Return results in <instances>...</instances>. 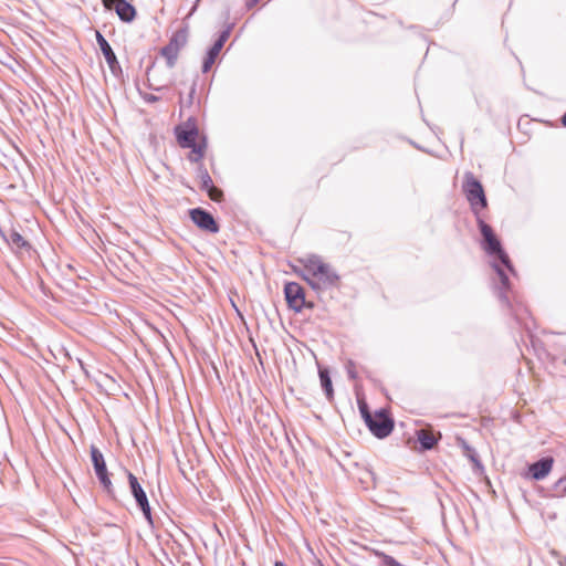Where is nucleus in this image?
Masks as SVG:
<instances>
[{
    "instance_id": "f257e3e1",
    "label": "nucleus",
    "mask_w": 566,
    "mask_h": 566,
    "mask_svg": "<svg viewBox=\"0 0 566 566\" xmlns=\"http://www.w3.org/2000/svg\"><path fill=\"white\" fill-rule=\"evenodd\" d=\"M298 262L303 265V271L298 274L314 290L335 286L339 281V275L335 270L316 254L305 255Z\"/></svg>"
},
{
    "instance_id": "f03ea898",
    "label": "nucleus",
    "mask_w": 566,
    "mask_h": 566,
    "mask_svg": "<svg viewBox=\"0 0 566 566\" xmlns=\"http://www.w3.org/2000/svg\"><path fill=\"white\" fill-rule=\"evenodd\" d=\"M463 191L473 212L478 216L488 202L482 184L472 172H465L464 175Z\"/></svg>"
},
{
    "instance_id": "7ed1b4c3",
    "label": "nucleus",
    "mask_w": 566,
    "mask_h": 566,
    "mask_svg": "<svg viewBox=\"0 0 566 566\" xmlns=\"http://www.w3.org/2000/svg\"><path fill=\"white\" fill-rule=\"evenodd\" d=\"M478 224L485 241V251L489 254H496L501 263L505 265L510 271H513L509 255L502 250L501 243L495 237L492 228L478 214Z\"/></svg>"
},
{
    "instance_id": "20e7f679",
    "label": "nucleus",
    "mask_w": 566,
    "mask_h": 566,
    "mask_svg": "<svg viewBox=\"0 0 566 566\" xmlns=\"http://www.w3.org/2000/svg\"><path fill=\"white\" fill-rule=\"evenodd\" d=\"M188 30L180 29L174 33L169 43L161 49V55L167 60L169 67H172L178 59L179 51L187 44Z\"/></svg>"
},
{
    "instance_id": "39448f33",
    "label": "nucleus",
    "mask_w": 566,
    "mask_h": 566,
    "mask_svg": "<svg viewBox=\"0 0 566 566\" xmlns=\"http://www.w3.org/2000/svg\"><path fill=\"white\" fill-rule=\"evenodd\" d=\"M366 424L373 434L379 439L388 437L394 430V421L384 410L377 411L375 416H368Z\"/></svg>"
},
{
    "instance_id": "423d86ee",
    "label": "nucleus",
    "mask_w": 566,
    "mask_h": 566,
    "mask_svg": "<svg viewBox=\"0 0 566 566\" xmlns=\"http://www.w3.org/2000/svg\"><path fill=\"white\" fill-rule=\"evenodd\" d=\"M91 459L93 462V467L96 473V476L99 481V483L103 485L104 490L108 493H113V484L108 476L106 462L104 459L103 453L99 451V449L95 446H91Z\"/></svg>"
},
{
    "instance_id": "0eeeda50",
    "label": "nucleus",
    "mask_w": 566,
    "mask_h": 566,
    "mask_svg": "<svg viewBox=\"0 0 566 566\" xmlns=\"http://www.w3.org/2000/svg\"><path fill=\"white\" fill-rule=\"evenodd\" d=\"M285 300L295 312H301L305 306L304 289L296 282H289L284 286Z\"/></svg>"
},
{
    "instance_id": "6e6552de",
    "label": "nucleus",
    "mask_w": 566,
    "mask_h": 566,
    "mask_svg": "<svg viewBox=\"0 0 566 566\" xmlns=\"http://www.w3.org/2000/svg\"><path fill=\"white\" fill-rule=\"evenodd\" d=\"M189 214L192 222L201 230L210 233H217L219 231V227L210 212L201 208H195L189 211Z\"/></svg>"
},
{
    "instance_id": "1a4fd4ad",
    "label": "nucleus",
    "mask_w": 566,
    "mask_h": 566,
    "mask_svg": "<svg viewBox=\"0 0 566 566\" xmlns=\"http://www.w3.org/2000/svg\"><path fill=\"white\" fill-rule=\"evenodd\" d=\"M198 177L201 181L200 188L208 192L210 199L213 201H220L222 198V191L213 186V181L202 164L198 167Z\"/></svg>"
},
{
    "instance_id": "9d476101",
    "label": "nucleus",
    "mask_w": 566,
    "mask_h": 566,
    "mask_svg": "<svg viewBox=\"0 0 566 566\" xmlns=\"http://www.w3.org/2000/svg\"><path fill=\"white\" fill-rule=\"evenodd\" d=\"M553 459L549 457L542 458L528 467L532 479L539 481L549 474L553 468Z\"/></svg>"
},
{
    "instance_id": "9b49d317",
    "label": "nucleus",
    "mask_w": 566,
    "mask_h": 566,
    "mask_svg": "<svg viewBox=\"0 0 566 566\" xmlns=\"http://www.w3.org/2000/svg\"><path fill=\"white\" fill-rule=\"evenodd\" d=\"M113 8L115 9L119 19L124 22H132L136 17V10L126 0H114Z\"/></svg>"
},
{
    "instance_id": "f8f14e48",
    "label": "nucleus",
    "mask_w": 566,
    "mask_h": 566,
    "mask_svg": "<svg viewBox=\"0 0 566 566\" xmlns=\"http://www.w3.org/2000/svg\"><path fill=\"white\" fill-rule=\"evenodd\" d=\"M176 137L180 147L189 148L197 144L198 130L196 127L190 129L176 128Z\"/></svg>"
},
{
    "instance_id": "ddd939ff",
    "label": "nucleus",
    "mask_w": 566,
    "mask_h": 566,
    "mask_svg": "<svg viewBox=\"0 0 566 566\" xmlns=\"http://www.w3.org/2000/svg\"><path fill=\"white\" fill-rule=\"evenodd\" d=\"M106 63L111 70V72L116 75L118 72L122 71L119 62L117 61V57L112 49V46L108 44H103V48L101 49Z\"/></svg>"
},
{
    "instance_id": "4468645a",
    "label": "nucleus",
    "mask_w": 566,
    "mask_h": 566,
    "mask_svg": "<svg viewBox=\"0 0 566 566\" xmlns=\"http://www.w3.org/2000/svg\"><path fill=\"white\" fill-rule=\"evenodd\" d=\"M4 239L12 250L18 251L30 248L28 241L15 230H10L9 233L4 235Z\"/></svg>"
},
{
    "instance_id": "2eb2a0df",
    "label": "nucleus",
    "mask_w": 566,
    "mask_h": 566,
    "mask_svg": "<svg viewBox=\"0 0 566 566\" xmlns=\"http://www.w3.org/2000/svg\"><path fill=\"white\" fill-rule=\"evenodd\" d=\"M127 478H128L130 492H132L133 496L135 497L136 503L143 502L144 500H146L147 495H146L143 486L138 482L137 478L129 471H127Z\"/></svg>"
},
{
    "instance_id": "dca6fc26",
    "label": "nucleus",
    "mask_w": 566,
    "mask_h": 566,
    "mask_svg": "<svg viewBox=\"0 0 566 566\" xmlns=\"http://www.w3.org/2000/svg\"><path fill=\"white\" fill-rule=\"evenodd\" d=\"M321 386L326 395V398L331 401L334 398V389L329 373L325 368L318 369Z\"/></svg>"
},
{
    "instance_id": "f3484780",
    "label": "nucleus",
    "mask_w": 566,
    "mask_h": 566,
    "mask_svg": "<svg viewBox=\"0 0 566 566\" xmlns=\"http://www.w3.org/2000/svg\"><path fill=\"white\" fill-rule=\"evenodd\" d=\"M221 50H222V48L220 46L219 43H213V45L209 49V51L207 52V55L203 60V63H202V72L203 73H207L210 71V69L212 67L213 63L216 62V59L218 57Z\"/></svg>"
},
{
    "instance_id": "a211bd4d",
    "label": "nucleus",
    "mask_w": 566,
    "mask_h": 566,
    "mask_svg": "<svg viewBox=\"0 0 566 566\" xmlns=\"http://www.w3.org/2000/svg\"><path fill=\"white\" fill-rule=\"evenodd\" d=\"M191 151L188 155V159L192 163H200L205 156L206 142L197 143L192 147H189Z\"/></svg>"
},
{
    "instance_id": "6ab92c4d",
    "label": "nucleus",
    "mask_w": 566,
    "mask_h": 566,
    "mask_svg": "<svg viewBox=\"0 0 566 566\" xmlns=\"http://www.w3.org/2000/svg\"><path fill=\"white\" fill-rule=\"evenodd\" d=\"M418 440L424 450L432 449L437 443V440L433 437V434L426 430L418 431Z\"/></svg>"
},
{
    "instance_id": "aec40b11",
    "label": "nucleus",
    "mask_w": 566,
    "mask_h": 566,
    "mask_svg": "<svg viewBox=\"0 0 566 566\" xmlns=\"http://www.w3.org/2000/svg\"><path fill=\"white\" fill-rule=\"evenodd\" d=\"M138 507L142 510L146 521L148 522L149 525H154V521H153V517H151V510H150V505H149V502H148V499L144 500L143 502H139L137 503Z\"/></svg>"
},
{
    "instance_id": "412c9836",
    "label": "nucleus",
    "mask_w": 566,
    "mask_h": 566,
    "mask_svg": "<svg viewBox=\"0 0 566 566\" xmlns=\"http://www.w3.org/2000/svg\"><path fill=\"white\" fill-rule=\"evenodd\" d=\"M138 507L142 510L146 521L148 522L149 525H154V521H153V517H151V510H150V505H149V502H148V499L144 500L143 502H139L137 503Z\"/></svg>"
},
{
    "instance_id": "4be33fe9",
    "label": "nucleus",
    "mask_w": 566,
    "mask_h": 566,
    "mask_svg": "<svg viewBox=\"0 0 566 566\" xmlns=\"http://www.w3.org/2000/svg\"><path fill=\"white\" fill-rule=\"evenodd\" d=\"M376 555L380 558V566H402L390 555L381 552H376Z\"/></svg>"
},
{
    "instance_id": "5701e85b",
    "label": "nucleus",
    "mask_w": 566,
    "mask_h": 566,
    "mask_svg": "<svg viewBox=\"0 0 566 566\" xmlns=\"http://www.w3.org/2000/svg\"><path fill=\"white\" fill-rule=\"evenodd\" d=\"M494 270L497 273V276L502 283V286L504 289H509V277H507L506 273L504 272V270L496 264H494Z\"/></svg>"
},
{
    "instance_id": "b1692460",
    "label": "nucleus",
    "mask_w": 566,
    "mask_h": 566,
    "mask_svg": "<svg viewBox=\"0 0 566 566\" xmlns=\"http://www.w3.org/2000/svg\"><path fill=\"white\" fill-rule=\"evenodd\" d=\"M346 370L350 379L357 378L356 365L353 360H348L346 364Z\"/></svg>"
},
{
    "instance_id": "393cba45",
    "label": "nucleus",
    "mask_w": 566,
    "mask_h": 566,
    "mask_svg": "<svg viewBox=\"0 0 566 566\" xmlns=\"http://www.w3.org/2000/svg\"><path fill=\"white\" fill-rule=\"evenodd\" d=\"M229 35H230L229 30L222 31L221 34L219 35L218 40L214 43H219L220 46L223 48L226 41L229 39Z\"/></svg>"
},
{
    "instance_id": "a878e982",
    "label": "nucleus",
    "mask_w": 566,
    "mask_h": 566,
    "mask_svg": "<svg viewBox=\"0 0 566 566\" xmlns=\"http://www.w3.org/2000/svg\"><path fill=\"white\" fill-rule=\"evenodd\" d=\"M359 410H360V413H361L365 422L367 423V417L371 416V415L368 411V407H367V405L364 401H359Z\"/></svg>"
},
{
    "instance_id": "bb28decb",
    "label": "nucleus",
    "mask_w": 566,
    "mask_h": 566,
    "mask_svg": "<svg viewBox=\"0 0 566 566\" xmlns=\"http://www.w3.org/2000/svg\"><path fill=\"white\" fill-rule=\"evenodd\" d=\"M142 96H143V99L147 103H155L159 99L158 96H156L154 94H148V93H145Z\"/></svg>"
},
{
    "instance_id": "cd10ccee",
    "label": "nucleus",
    "mask_w": 566,
    "mask_h": 566,
    "mask_svg": "<svg viewBox=\"0 0 566 566\" xmlns=\"http://www.w3.org/2000/svg\"><path fill=\"white\" fill-rule=\"evenodd\" d=\"M96 41L99 49L103 48V44H108L107 40L99 32H96Z\"/></svg>"
},
{
    "instance_id": "c85d7f7f",
    "label": "nucleus",
    "mask_w": 566,
    "mask_h": 566,
    "mask_svg": "<svg viewBox=\"0 0 566 566\" xmlns=\"http://www.w3.org/2000/svg\"><path fill=\"white\" fill-rule=\"evenodd\" d=\"M556 488H558V489H565V490H566V476L560 478V479L556 482Z\"/></svg>"
},
{
    "instance_id": "c756f323",
    "label": "nucleus",
    "mask_w": 566,
    "mask_h": 566,
    "mask_svg": "<svg viewBox=\"0 0 566 566\" xmlns=\"http://www.w3.org/2000/svg\"><path fill=\"white\" fill-rule=\"evenodd\" d=\"M113 2L114 0H103V3L107 9H113Z\"/></svg>"
},
{
    "instance_id": "7c9ffc66",
    "label": "nucleus",
    "mask_w": 566,
    "mask_h": 566,
    "mask_svg": "<svg viewBox=\"0 0 566 566\" xmlns=\"http://www.w3.org/2000/svg\"><path fill=\"white\" fill-rule=\"evenodd\" d=\"M259 2V0H247V7L252 8Z\"/></svg>"
},
{
    "instance_id": "2f4dec72",
    "label": "nucleus",
    "mask_w": 566,
    "mask_h": 566,
    "mask_svg": "<svg viewBox=\"0 0 566 566\" xmlns=\"http://www.w3.org/2000/svg\"><path fill=\"white\" fill-rule=\"evenodd\" d=\"M149 87L154 91H160L163 87H156L153 84H149Z\"/></svg>"
},
{
    "instance_id": "473e14b6",
    "label": "nucleus",
    "mask_w": 566,
    "mask_h": 566,
    "mask_svg": "<svg viewBox=\"0 0 566 566\" xmlns=\"http://www.w3.org/2000/svg\"><path fill=\"white\" fill-rule=\"evenodd\" d=\"M562 123L566 127V113L562 117Z\"/></svg>"
},
{
    "instance_id": "72a5a7b5",
    "label": "nucleus",
    "mask_w": 566,
    "mask_h": 566,
    "mask_svg": "<svg viewBox=\"0 0 566 566\" xmlns=\"http://www.w3.org/2000/svg\"><path fill=\"white\" fill-rule=\"evenodd\" d=\"M77 361H78L81 368L84 370V365H83L82 360L78 359Z\"/></svg>"
},
{
    "instance_id": "f704fd0d",
    "label": "nucleus",
    "mask_w": 566,
    "mask_h": 566,
    "mask_svg": "<svg viewBox=\"0 0 566 566\" xmlns=\"http://www.w3.org/2000/svg\"><path fill=\"white\" fill-rule=\"evenodd\" d=\"M562 566H566V558L562 562Z\"/></svg>"
}]
</instances>
